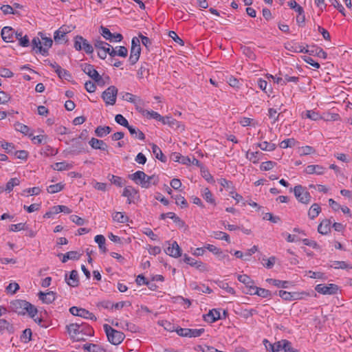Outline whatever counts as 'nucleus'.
Returning a JSON list of instances; mask_svg holds the SVG:
<instances>
[{"instance_id":"nucleus-19","label":"nucleus","mask_w":352,"mask_h":352,"mask_svg":"<svg viewBox=\"0 0 352 352\" xmlns=\"http://www.w3.org/2000/svg\"><path fill=\"white\" fill-rule=\"evenodd\" d=\"M89 144L93 148L100 149L102 151H106L108 147L107 144L103 140H98L95 138H92L89 140Z\"/></svg>"},{"instance_id":"nucleus-18","label":"nucleus","mask_w":352,"mask_h":352,"mask_svg":"<svg viewBox=\"0 0 352 352\" xmlns=\"http://www.w3.org/2000/svg\"><path fill=\"white\" fill-rule=\"evenodd\" d=\"M7 332L8 333H13L14 328L13 325L5 319H0V333H3Z\"/></svg>"},{"instance_id":"nucleus-5","label":"nucleus","mask_w":352,"mask_h":352,"mask_svg":"<svg viewBox=\"0 0 352 352\" xmlns=\"http://www.w3.org/2000/svg\"><path fill=\"white\" fill-rule=\"evenodd\" d=\"M118 89L115 86H110L102 92V98L107 105H113L116 102Z\"/></svg>"},{"instance_id":"nucleus-24","label":"nucleus","mask_w":352,"mask_h":352,"mask_svg":"<svg viewBox=\"0 0 352 352\" xmlns=\"http://www.w3.org/2000/svg\"><path fill=\"white\" fill-rule=\"evenodd\" d=\"M219 319H220V313L217 309L210 310L206 316H204V320L210 323L214 322Z\"/></svg>"},{"instance_id":"nucleus-15","label":"nucleus","mask_w":352,"mask_h":352,"mask_svg":"<svg viewBox=\"0 0 352 352\" xmlns=\"http://www.w3.org/2000/svg\"><path fill=\"white\" fill-rule=\"evenodd\" d=\"M41 46L38 47V52L42 54L43 56H46L48 54V50L52 45V40L50 38L42 37Z\"/></svg>"},{"instance_id":"nucleus-7","label":"nucleus","mask_w":352,"mask_h":352,"mask_svg":"<svg viewBox=\"0 0 352 352\" xmlns=\"http://www.w3.org/2000/svg\"><path fill=\"white\" fill-rule=\"evenodd\" d=\"M315 289L320 294L324 295L336 294L338 290V286L336 284H318L316 286Z\"/></svg>"},{"instance_id":"nucleus-29","label":"nucleus","mask_w":352,"mask_h":352,"mask_svg":"<svg viewBox=\"0 0 352 352\" xmlns=\"http://www.w3.org/2000/svg\"><path fill=\"white\" fill-rule=\"evenodd\" d=\"M111 131V128L109 126H99L95 130V133L98 137L102 138L107 134L110 133Z\"/></svg>"},{"instance_id":"nucleus-35","label":"nucleus","mask_w":352,"mask_h":352,"mask_svg":"<svg viewBox=\"0 0 352 352\" xmlns=\"http://www.w3.org/2000/svg\"><path fill=\"white\" fill-rule=\"evenodd\" d=\"M302 117L309 118V119H310L311 120H314V121L321 119V116H320V114L318 112L312 111V110H307V111L303 112Z\"/></svg>"},{"instance_id":"nucleus-2","label":"nucleus","mask_w":352,"mask_h":352,"mask_svg":"<svg viewBox=\"0 0 352 352\" xmlns=\"http://www.w3.org/2000/svg\"><path fill=\"white\" fill-rule=\"evenodd\" d=\"M12 308L15 310V311L19 314H24V310L26 311L27 313L30 315L31 318H34L38 311L37 309L29 302L23 300H16L12 302Z\"/></svg>"},{"instance_id":"nucleus-3","label":"nucleus","mask_w":352,"mask_h":352,"mask_svg":"<svg viewBox=\"0 0 352 352\" xmlns=\"http://www.w3.org/2000/svg\"><path fill=\"white\" fill-rule=\"evenodd\" d=\"M108 340L110 343L114 345L120 344L124 339V334L120 331H118L113 329L111 326L107 324L103 326Z\"/></svg>"},{"instance_id":"nucleus-42","label":"nucleus","mask_w":352,"mask_h":352,"mask_svg":"<svg viewBox=\"0 0 352 352\" xmlns=\"http://www.w3.org/2000/svg\"><path fill=\"white\" fill-rule=\"evenodd\" d=\"M65 184L60 182L56 184L50 185L47 187V190L50 194H54L61 191L64 188Z\"/></svg>"},{"instance_id":"nucleus-6","label":"nucleus","mask_w":352,"mask_h":352,"mask_svg":"<svg viewBox=\"0 0 352 352\" xmlns=\"http://www.w3.org/2000/svg\"><path fill=\"white\" fill-rule=\"evenodd\" d=\"M294 192L296 199L302 204H307L309 203L311 195L302 186H296L294 188Z\"/></svg>"},{"instance_id":"nucleus-46","label":"nucleus","mask_w":352,"mask_h":352,"mask_svg":"<svg viewBox=\"0 0 352 352\" xmlns=\"http://www.w3.org/2000/svg\"><path fill=\"white\" fill-rule=\"evenodd\" d=\"M261 155H262V153L259 151H255V152L248 151L246 153V157L248 160H250L251 162H252L254 164H256L260 160V156Z\"/></svg>"},{"instance_id":"nucleus-48","label":"nucleus","mask_w":352,"mask_h":352,"mask_svg":"<svg viewBox=\"0 0 352 352\" xmlns=\"http://www.w3.org/2000/svg\"><path fill=\"white\" fill-rule=\"evenodd\" d=\"M105 238L103 235L98 234L95 236V241L98 244L99 248L103 252H106Z\"/></svg>"},{"instance_id":"nucleus-21","label":"nucleus","mask_w":352,"mask_h":352,"mask_svg":"<svg viewBox=\"0 0 352 352\" xmlns=\"http://www.w3.org/2000/svg\"><path fill=\"white\" fill-rule=\"evenodd\" d=\"M331 221L330 219H324L318 225V232L321 234H327L331 229Z\"/></svg>"},{"instance_id":"nucleus-58","label":"nucleus","mask_w":352,"mask_h":352,"mask_svg":"<svg viewBox=\"0 0 352 352\" xmlns=\"http://www.w3.org/2000/svg\"><path fill=\"white\" fill-rule=\"evenodd\" d=\"M115 120L118 124L126 128L129 126L127 120L121 114L116 115L115 117Z\"/></svg>"},{"instance_id":"nucleus-25","label":"nucleus","mask_w":352,"mask_h":352,"mask_svg":"<svg viewBox=\"0 0 352 352\" xmlns=\"http://www.w3.org/2000/svg\"><path fill=\"white\" fill-rule=\"evenodd\" d=\"M165 218H172L173 221L177 223L179 226H183L184 225V222L177 217L174 212H167L163 213L161 214V219H164Z\"/></svg>"},{"instance_id":"nucleus-27","label":"nucleus","mask_w":352,"mask_h":352,"mask_svg":"<svg viewBox=\"0 0 352 352\" xmlns=\"http://www.w3.org/2000/svg\"><path fill=\"white\" fill-rule=\"evenodd\" d=\"M138 193V191L132 186H129L124 188L122 196L128 198V203L131 204V198L133 197L135 195Z\"/></svg>"},{"instance_id":"nucleus-43","label":"nucleus","mask_w":352,"mask_h":352,"mask_svg":"<svg viewBox=\"0 0 352 352\" xmlns=\"http://www.w3.org/2000/svg\"><path fill=\"white\" fill-rule=\"evenodd\" d=\"M82 349L89 352H102L104 351L101 346L95 344H85Z\"/></svg>"},{"instance_id":"nucleus-59","label":"nucleus","mask_w":352,"mask_h":352,"mask_svg":"<svg viewBox=\"0 0 352 352\" xmlns=\"http://www.w3.org/2000/svg\"><path fill=\"white\" fill-rule=\"evenodd\" d=\"M331 5L336 8L342 15L345 16L344 8L338 0H329Z\"/></svg>"},{"instance_id":"nucleus-52","label":"nucleus","mask_w":352,"mask_h":352,"mask_svg":"<svg viewBox=\"0 0 352 352\" xmlns=\"http://www.w3.org/2000/svg\"><path fill=\"white\" fill-rule=\"evenodd\" d=\"M212 236L217 239L225 240L228 243L230 242V236L226 232H221V231H216V232H213Z\"/></svg>"},{"instance_id":"nucleus-50","label":"nucleus","mask_w":352,"mask_h":352,"mask_svg":"<svg viewBox=\"0 0 352 352\" xmlns=\"http://www.w3.org/2000/svg\"><path fill=\"white\" fill-rule=\"evenodd\" d=\"M237 278L238 280L243 283L245 285V287L250 286L252 284H254V280L251 279V278L247 274L239 275Z\"/></svg>"},{"instance_id":"nucleus-54","label":"nucleus","mask_w":352,"mask_h":352,"mask_svg":"<svg viewBox=\"0 0 352 352\" xmlns=\"http://www.w3.org/2000/svg\"><path fill=\"white\" fill-rule=\"evenodd\" d=\"M204 332V329H188V338H197L202 335Z\"/></svg>"},{"instance_id":"nucleus-4","label":"nucleus","mask_w":352,"mask_h":352,"mask_svg":"<svg viewBox=\"0 0 352 352\" xmlns=\"http://www.w3.org/2000/svg\"><path fill=\"white\" fill-rule=\"evenodd\" d=\"M140 52V40L137 37H133L131 41V53L129 58L131 65H134L138 61Z\"/></svg>"},{"instance_id":"nucleus-26","label":"nucleus","mask_w":352,"mask_h":352,"mask_svg":"<svg viewBox=\"0 0 352 352\" xmlns=\"http://www.w3.org/2000/svg\"><path fill=\"white\" fill-rule=\"evenodd\" d=\"M151 148L155 157L162 162H166V157L164 156L161 149L155 144H151Z\"/></svg>"},{"instance_id":"nucleus-53","label":"nucleus","mask_w":352,"mask_h":352,"mask_svg":"<svg viewBox=\"0 0 352 352\" xmlns=\"http://www.w3.org/2000/svg\"><path fill=\"white\" fill-rule=\"evenodd\" d=\"M52 210H53L52 212L54 214H58L61 212L67 213V214H69L72 212V210L68 207H67L65 206H56L53 207Z\"/></svg>"},{"instance_id":"nucleus-51","label":"nucleus","mask_w":352,"mask_h":352,"mask_svg":"<svg viewBox=\"0 0 352 352\" xmlns=\"http://www.w3.org/2000/svg\"><path fill=\"white\" fill-rule=\"evenodd\" d=\"M203 197L208 203L215 204L214 199L212 197V192L208 188H205L203 190Z\"/></svg>"},{"instance_id":"nucleus-32","label":"nucleus","mask_w":352,"mask_h":352,"mask_svg":"<svg viewBox=\"0 0 352 352\" xmlns=\"http://www.w3.org/2000/svg\"><path fill=\"white\" fill-rule=\"evenodd\" d=\"M52 167L54 170L62 171V170H69L72 168V165L70 164H68L65 162H56L54 164Z\"/></svg>"},{"instance_id":"nucleus-44","label":"nucleus","mask_w":352,"mask_h":352,"mask_svg":"<svg viewBox=\"0 0 352 352\" xmlns=\"http://www.w3.org/2000/svg\"><path fill=\"white\" fill-rule=\"evenodd\" d=\"M257 146L259 147L261 150L266 151H272L275 150L276 147L275 144L268 142H263L261 143H258Z\"/></svg>"},{"instance_id":"nucleus-31","label":"nucleus","mask_w":352,"mask_h":352,"mask_svg":"<svg viewBox=\"0 0 352 352\" xmlns=\"http://www.w3.org/2000/svg\"><path fill=\"white\" fill-rule=\"evenodd\" d=\"M15 129L16 131L22 133L25 135H28L29 137H32L33 133H30V129L25 124H23L20 122H16L15 124Z\"/></svg>"},{"instance_id":"nucleus-20","label":"nucleus","mask_w":352,"mask_h":352,"mask_svg":"<svg viewBox=\"0 0 352 352\" xmlns=\"http://www.w3.org/2000/svg\"><path fill=\"white\" fill-rule=\"evenodd\" d=\"M286 49L290 52L296 53H309V54H314V52L313 50H307L298 44H289L287 46H286Z\"/></svg>"},{"instance_id":"nucleus-13","label":"nucleus","mask_w":352,"mask_h":352,"mask_svg":"<svg viewBox=\"0 0 352 352\" xmlns=\"http://www.w3.org/2000/svg\"><path fill=\"white\" fill-rule=\"evenodd\" d=\"M162 122L164 124H168L171 128L179 129L182 131L184 130V126L180 122L176 120L175 119L173 118L170 116L164 117L162 120Z\"/></svg>"},{"instance_id":"nucleus-14","label":"nucleus","mask_w":352,"mask_h":352,"mask_svg":"<svg viewBox=\"0 0 352 352\" xmlns=\"http://www.w3.org/2000/svg\"><path fill=\"white\" fill-rule=\"evenodd\" d=\"M14 30L11 27L6 26L1 30V35L5 42H13Z\"/></svg>"},{"instance_id":"nucleus-11","label":"nucleus","mask_w":352,"mask_h":352,"mask_svg":"<svg viewBox=\"0 0 352 352\" xmlns=\"http://www.w3.org/2000/svg\"><path fill=\"white\" fill-rule=\"evenodd\" d=\"M81 69L88 75L94 80H98L100 78V75L94 69V66L87 63H82L80 65Z\"/></svg>"},{"instance_id":"nucleus-40","label":"nucleus","mask_w":352,"mask_h":352,"mask_svg":"<svg viewBox=\"0 0 352 352\" xmlns=\"http://www.w3.org/2000/svg\"><path fill=\"white\" fill-rule=\"evenodd\" d=\"M131 135H135V138L139 140H144L145 139L144 134L140 131L138 129L133 127V126L129 125L127 127Z\"/></svg>"},{"instance_id":"nucleus-61","label":"nucleus","mask_w":352,"mask_h":352,"mask_svg":"<svg viewBox=\"0 0 352 352\" xmlns=\"http://www.w3.org/2000/svg\"><path fill=\"white\" fill-rule=\"evenodd\" d=\"M146 117H147L148 118H153V119L159 120L160 122H162V120L164 118L160 113H158L157 112H155L154 111H148V112H146Z\"/></svg>"},{"instance_id":"nucleus-28","label":"nucleus","mask_w":352,"mask_h":352,"mask_svg":"<svg viewBox=\"0 0 352 352\" xmlns=\"http://www.w3.org/2000/svg\"><path fill=\"white\" fill-rule=\"evenodd\" d=\"M285 340H281L278 342H276L274 344H271L268 340H264L263 342H266L271 346V352H278L283 349V344Z\"/></svg>"},{"instance_id":"nucleus-34","label":"nucleus","mask_w":352,"mask_h":352,"mask_svg":"<svg viewBox=\"0 0 352 352\" xmlns=\"http://www.w3.org/2000/svg\"><path fill=\"white\" fill-rule=\"evenodd\" d=\"M266 281L277 287L287 288L289 285V282L287 280H280L273 278H267Z\"/></svg>"},{"instance_id":"nucleus-10","label":"nucleus","mask_w":352,"mask_h":352,"mask_svg":"<svg viewBox=\"0 0 352 352\" xmlns=\"http://www.w3.org/2000/svg\"><path fill=\"white\" fill-rule=\"evenodd\" d=\"M100 30L101 35L110 42H120L123 38L121 34H112L107 28L101 26Z\"/></svg>"},{"instance_id":"nucleus-23","label":"nucleus","mask_w":352,"mask_h":352,"mask_svg":"<svg viewBox=\"0 0 352 352\" xmlns=\"http://www.w3.org/2000/svg\"><path fill=\"white\" fill-rule=\"evenodd\" d=\"M325 168L320 165H309L305 168V172L307 174L322 175L324 173Z\"/></svg>"},{"instance_id":"nucleus-9","label":"nucleus","mask_w":352,"mask_h":352,"mask_svg":"<svg viewBox=\"0 0 352 352\" xmlns=\"http://www.w3.org/2000/svg\"><path fill=\"white\" fill-rule=\"evenodd\" d=\"M69 312L76 316H79L85 319H90L94 321L96 320V317L92 313L83 308H79L75 306L72 307L69 309Z\"/></svg>"},{"instance_id":"nucleus-62","label":"nucleus","mask_w":352,"mask_h":352,"mask_svg":"<svg viewBox=\"0 0 352 352\" xmlns=\"http://www.w3.org/2000/svg\"><path fill=\"white\" fill-rule=\"evenodd\" d=\"M31 338H32V331L30 329H25L23 331V334L21 336V340L27 343L29 341L31 340Z\"/></svg>"},{"instance_id":"nucleus-49","label":"nucleus","mask_w":352,"mask_h":352,"mask_svg":"<svg viewBox=\"0 0 352 352\" xmlns=\"http://www.w3.org/2000/svg\"><path fill=\"white\" fill-rule=\"evenodd\" d=\"M148 65L146 63H144V65H142L140 69L138 71L137 75L138 77L140 79L147 77L149 74V69L147 67Z\"/></svg>"},{"instance_id":"nucleus-56","label":"nucleus","mask_w":352,"mask_h":352,"mask_svg":"<svg viewBox=\"0 0 352 352\" xmlns=\"http://www.w3.org/2000/svg\"><path fill=\"white\" fill-rule=\"evenodd\" d=\"M289 6L292 9H294L296 12H297L300 15L304 14L303 8L300 6H299L296 1L292 0L289 1Z\"/></svg>"},{"instance_id":"nucleus-38","label":"nucleus","mask_w":352,"mask_h":352,"mask_svg":"<svg viewBox=\"0 0 352 352\" xmlns=\"http://www.w3.org/2000/svg\"><path fill=\"white\" fill-rule=\"evenodd\" d=\"M20 181L18 178L14 177L10 179L6 184L4 190L7 192H10L14 186L19 185Z\"/></svg>"},{"instance_id":"nucleus-45","label":"nucleus","mask_w":352,"mask_h":352,"mask_svg":"<svg viewBox=\"0 0 352 352\" xmlns=\"http://www.w3.org/2000/svg\"><path fill=\"white\" fill-rule=\"evenodd\" d=\"M279 296L285 300H292L296 299V296L297 294L291 293L283 290H280L278 292Z\"/></svg>"},{"instance_id":"nucleus-60","label":"nucleus","mask_w":352,"mask_h":352,"mask_svg":"<svg viewBox=\"0 0 352 352\" xmlns=\"http://www.w3.org/2000/svg\"><path fill=\"white\" fill-rule=\"evenodd\" d=\"M82 50H85L87 54H91L94 52L92 45L84 38H82Z\"/></svg>"},{"instance_id":"nucleus-1","label":"nucleus","mask_w":352,"mask_h":352,"mask_svg":"<svg viewBox=\"0 0 352 352\" xmlns=\"http://www.w3.org/2000/svg\"><path fill=\"white\" fill-rule=\"evenodd\" d=\"M130 178L136 184H140L142 188H148L151 184L157 185L159 182L157 176L155 175L148 176L144 172L141 170H138L131 175Z\"/></svg>"},{"instance_id":"nucleus-16","label":"nucleus","mask_w":352,"mask_h":352,"mask_svg":"<svg viewBox=\"0 0 352 352\" xmlns=\"http://www.w3.org/2000/svg\"><path fill=\"white\" fill-rule=\"evenodd\" d=\"M184 261L191 266L196 267L197 269H199L200 270H206V265L204 263L188 256L187 254H184Z\"/></svg>"},{"instance_id":"nucleus-17","label":"nucleus","mask_w":352,"mask_h":352,"mask_svg":"<svg viewBox=\"0 0 352 352\" xmlns=\"http://www.w3.org/2000/svg\"><path fill=\"white\" fill-rule=\"evenodd\" d=\"M38 297L39 299L43 301V302L50 304L55 300L56 294L54 292H49L47 293L40 292L38 293Z\"/></svg>"},{"instance_id":"nucleus-57","label":"nucleus","mask_w":352,"mask_h":352,"mask_svg":"<svg viewBox=\"0 0 352 352\" xmlns=\"http://www.w3.org/2000/svg\"><path fill=\"white\" fill-rule=\"evenodd\" d=\"M258 86L259 88L265 91L266 94H270L272 92V89L269 88L267 89V82L265 80H263L261 78H259L258 80Z\"/></svg>"},{"instance_id":"nucleus-47","label":"nucleus","mask_w":352,"mask_h":352,"mask_svg":"<svg viewBox=\"0 0 352 352\" xmlns=\"http://www.w3.org/2000/svg\"><path fill=\"white\" fill-rule=\"evenodd\" d=\"M79 258L78 253L76 251L68 252L63 256L62 262L66 263L69 259L78 260Z\"/></svg>"},{"instance_id":"nucleus-22","label":"nucleus","mask_w":352,"mask_h":352,"mask_svg":"<svg viewBox=\"0 0 352 352\" xmlns=\"http://www.w3.org/2000/svg\"><path fill=\"white\" fill-rule=\"evenodd\" d=\"M65 280L67 284L71 287H76L78 285V274L76 270H72L70 273L69 278H67V274L65 275Z\"/></svg>"},{"instance_id":"nucleus-64","label":"nucleus","mask_w":352,"mask_h":352,"mask_svg":"<svg viewBox=\"0 0 352 352\" xmlns=\"http://www.w3.org/2000/svg\"><path fill=\"white\" fill-rule=\"evenodd\" d=\"M285 352H300L298 350L292 347V343L285 340L283 344V349Z\"/></svg>"},{"instance_id":"nucleus-33","label":"nucleus","mask_w":352,"mask_h":352,"mask_svg":"<svg viewBox=\"0 0 352 352\" xmlns=\"http://www.w3.org/2000/svg\"><path fill=\"white\" fill-rule=\"evenodd\" d=\"M122 94V98L124 100L131 102L133 104L140 102V98L139 96L133 95L132 94L128 92H125Z\"/></svg>"},{"instance_id":"nucleus-55","label":"nucleus","mask_w":352,"mask_h":352,"mask_svg":"<svg viewBox=\"0 0 352 352\" xmlns=\"http://www.w3.org/2000/svg\"><path fill=\"white\" fill-rule=\"evenodd\" d=\"M56 73L58 74V77L62 79L68 80L71 77L70 74L65 69L61 68V67L57 69Z\"/></svg>"},{"instance_id":"nucleus-8","label":"nucleus","mask_w":352,"mask_h":352,"mask_svg":"<svg viewBox=\"0 0 352 352\" xmlns=\"http://www.w3.org/2000/svg\"><path fill=\"white\" fill-rule=\"evenodd\" d=\"M82 324L78 323H72L67 325V331L69 334L72 339L75 341L85 340L83 337L79 336L80 328Z\"/></svg>"},{"instance_id":"nucleus-37","label":"nucleus","mask_w":352,"mask_h":352,"mask_svg":"<svg viewBox=\"0 0 352 352\" xmlns=\"http://www.w3.org/2000/svg\"><path fill=\"white\" fill-rule=\"evenodd\" d=\"M94 46L96 49L106 51V52H109V47H111V45L109 43L100 39L95 40Z\"/></svg>"},{"instance_id":"nucleus-39","label":"nucleus","mask_w":352,"mask_h":352,"mask_svg":"<svg viewBox=\"0 0 352 352\" xmlns=\"http://www.w3.org/2000/svg\"><path fill=\"white\" fill-rule=\"evenodd\" d=\"M112 217L113 221L121 223H126L129 221V217L120 212L113 213Z\"/></svg>"},{"instance_id":"nucleus-36","label":"nucleus","mask_w":352,"mask_h":352,"mask_svg":"<svg viewBox=\"0 0 352 352\" xmlns=\"http://www.w3.org/2000/svg\"><path fill=\"white\" fill-rule=\"evenodd\" d=\"M15 37L19 41L20 45L23 47H28L30 44V41L27 35L23 36V33L21 32H16L15 33Z\"/></svg>"},{"instance_id":"nucleus-30","label":"nucleus","mask_w":352,"mask_h":352,"mask_svg":"<svg viewBox=\"0 0 352 352\" xmlns=\"http://www.w3.org/2000/svg\"><path fill=\"white\" fill-rule=\"evenodd\" d=\"M321 212V208L318 204H314L309 210L308 216L311 219H315Z\"/></svg>"},{"instance_id":"nucleus-41","label":"nucleus","mask_w":352,"mask_h":352,"mask_svg":"<svg viewBox=\"0 0 352 352\" xmlns=\"http://www.w3.org/2000/svg\"><path fill=\"white\" fill-rule=\"evenodd\" d=\"M67 34V30L63 27L60 28L58 30L54 32V39L56 43L63 40Z\"/></svg>"},{"instance_id":"nucleus-63","label":"nucleus","mask_w":352,"mask_h":352,"mask_svg":"<svg viewBox=\"0 0 352 352\" xmlns=\"http://www.w3.org/2000/svg\"><path fill=\"white\" fill-rule=\"evenodd\" d=\"M275 165H276V163L274 162L267 161V162H263L261 164L260 168L262 170H270L272 169Z\"/></svg>"},{"instance_id":"nucleus-12","label":"nucleus","mask_w":352,"mask_h":352,"mask_svg":"<svg viewBox=\"0 0 352 352\" xmlns=\"http://www.w3.org/2000/svg\"><path fill=\"white\" fill-rule=\"evenodd\" d=\"M168 243V247L165 250L166 253L169 256L178 258L182 255V250L179 248L178 243L176 241H173L172 243Z\"/></svg>"}]
</instances>
